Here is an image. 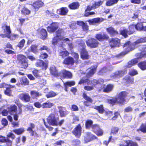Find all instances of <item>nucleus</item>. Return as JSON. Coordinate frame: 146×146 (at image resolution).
<instances>
[{
    "mask_svg": "<svg viewBox=\"0 0 146 146\" xmlns=\"http://www.w3.org/2000/svg\"><path fill=\"white\" fill-rule=\"evenodd\" d=\"M127 94H128L126 92H122L119 94L117 97H116L115 98L108 100V102L113 105L116 103L123 104L125 101V98Z\"/></svg>",
    "mask_w": 146,
    "mask_h": 146,
    "instance_id": "f257e3e1",
    "label": "nucleus"
},
{
    "mask_svg": "<svg viewBox=\"0 0 146 146\" xmlns=\"http://www.w3.org/2000/svg\"><path fill=\"white\" fill-rule=\"evenodd\" d=\"M146 42V37L143 38H141L140 39L138 40L134 43V47L136 46L137 44H138ZM130 41H127L123 45V47H125V49L127 52L133 49L134 48L132 47V45L130 44Z\"/></svg>",
    "mask_w": 146,
    "mask_h": 146,
    "instance_id": "f03ea898",
    "label": "nucleus"
},
{
    "mask_svg": "<svg viewBox=\"0 0 146 146\" xmlns=\"http://www.w3.org/2000/svg\"><path fill=\"white\" fill-rule=\"evenodd\" d=\"M64 33V31L63 29H59L56 32V36L52 39V44L54 45L57 44L59 40L61 41V39L63 38L62 35Z\"/></svg>",
    "mask_w": 146,
    "mask_h": 146,
    "instance_id": "7ed1b4c3",
    "label": "nucleus"
},
{
    "mask_svg": "<svg viewBox=\"0 0 146 146\" xmlns=\"http://www.w3.org/2000/svg\"><path fill=\"white\" fill-rule=\"evenodd\" d=\"M58 118L56 117L54 114H51L47 119V121L50 125H57Z\"/></svg>",
    "mask_w": 146,
    "mask_h": 146,
    "instance_id": "20e7f679",
    "label": "nucleus"
},
{
    "mask_svg": "<svg viewBox=\"0 0 146 146\" xmlns=\"http://www.w3.org/2000/svg\"><path fill=\"white\" fill-rule=\"evenodd\" d=\"M88 46L91 48H95L97 47L98 42L97 40L94 38H91L86 41Z\"/></svg>",
    "mask_w": 146,
    "mask_h": 146,
    "instance_id": "39448f33",
    "label": "nucleus"
},
{
    "mask_svg": "<svg viewBox=\"0 0 146 146\" xmlns=\"http://www.w3.org/2000/svg\"><path fill=\"white\" fill-rule=\"evenodd\" d=\"M58 25L57 23H52L48 26L47 29L48 31L50 33L54 32L58 28Z\"/></svg>",
    "mask_w": 146,
    "mask_h": 146,
    "instance_id": "423d86ee",
    "label": "nucleus"
},
{
    "mask_svg": "<svg viewBox=\"0 0 146 146\" xmlns=\"http://www.w3.org/2000/svg\"><path fill=\"white\" fill-rule=\"evenodd\" d=\"M82 128L80 124L78 125L72 131V133L77 137H79L81 133Z\"/></svg>",
    "mask_w": 146,
    "mask_h": 146,
    "instance_id": "0eeeda50",
    "label": "nucleus"
},
{
    "mask_svg": "<svg viewBox=\"0 0 146 146\" xmlns=\"http://www.w3.org/2000/svg\"><path fill=\"white\" fill-rule=\"evenodd\" d=\"M84 141L85 143L89 142L92 139L96 138V137L88 132H86V134L84 136Z\"/></svg>",
    "mask_w": 146,
    "mask_h": 146,
    "instance_id": "6e6552de",
    "label": "nucleus"
},
{
    "mask_svg": "<svg viewBox=\"0 0 146 146\" xmlns=\"http://www.w3.org/2000/svg\"><path fill=\"white\" fill-rule=\"evenodd\" d=\"M85 46L84 44L83 45L82 48L81 50V56L82 58L84 59H87L89 58V56L88 52L85 49Z\"/></svg>",
    "mask_w": 146,
    "mask_h": 146,
    "instance_id": "1a4fd4ad",
    "label": "nucleus"
},
{
    "mask_svg": "<svg viewBox=\"0 0 146 146\" xmlns=\"http://www.w3.org/2000/svg\"><path fill=\"white\" fill-rule=\"evenodd\" d=\"M104 19L102 18L97 17L89 20L88 21L90 25H96L99 24L104 21Z\"/></svg>",
    "mask_w": 146,
    "mask_h": 146,
    "instance_id": "9d476101",
    "label": "nucleus"
},
{
    "mask_svg": "<svg viewBox=\"0 0 146 146\" xmlns=\"http://www.w3.org/2000/svg\"><path fill=\"white\" fill-rule=\"evenodd\" d=\"M47 62L46 63L41 60H38L36 63L35 65L38 67H40L45 70L47 67Z\"/></svg>",
    "mask_w": 146,
    "mask_h": 146,
    "instance_id": "9b49d317",
    "label": "nucleus"
},
{
    "mask_svg": "<svg viewBox=\"0 0 146 146\" xmlns=\"http://www.w3.org/2000/svg\"><path fill=\"white\" fill-rule=\"evenodd\" d=\"M97 68L96 66L91 67L88 68L86 70V76L88 77H89L93 75L96 71Z\"/></svg>",
    "mask_w": 146,
    "mask_h": 146,
    "instance_id": "f8f14e48",
    "label": "nucleus"
},
{
    "mask_svg": "<svg viewBox=\"0 0 146 146\" xmlns=\"http://www.w3.org/2000/svg\"><path fill=\"white\" fill-rule=\"evenodd\" d=\"M110 44L111 47L119 46L120 40L117 38H113L110 41Z\"/></svg>",
    "mask_w": 146,
    "mask_h": 146,
    "instance_id": "ddd939ff",
    "label": "nucleus"
},
{
    "mask_svg": "<svg viewBox=\"0 0 146 146\" xmlns=\"http://www.w3.org/2000/svg\"><path fill=\"white\" fill-rule=\"evenodd\" d=\"M92 129L98 136L101 135L103 134V132L102 130L100 129L99 126L97 125H94L92 126Z\"/></svg>",
    "mask_w": 146,
    "mask_h": 146,
    "instance_id": "4468645a",
    "label": "nucleus"
},
{
    "mask_svg": "<svg viewBox=\"0 0 146 146\" xmlns=\"http://www.w3.org/2000/svg\"><path fill=\"white\" fill-rule=\"evenodd\" d=\"M30 98L28 94H21L19 95V98L26 102H29L30 100Z\"/></svg>",
    "mask_w": 146,
    "mask_h": 146,
    "instance_id": "2eb2a0df",
    "label": "nucleus"
},
{
    "mask_svg": "<svg viewBox=\"0 0 146 146\" xmlns=\"http://www.w3.org/2000/svg\"><path fill=\"white\" fill-rule=\"evenodd\" d=\"M74 60L73 58L71 57H68L66 58L63 61V63L66 65H72L74 64Z\"/></svg>",
    "mask_w": 146,
    "mask_h": 146,
    "instance_id": "dca6fc26",
    "label": "nucleus"
},
{
    "mask_svg": "<svg viewBox=\"0 0 146 146\" xmlns=\"http://www.w3.org/2000/svg\"><path fill=\"white\" fill-rule=\"evenodd\" d=\"M96 38L100 41L108 39V37L107 35L105 34H97L96 36Z\"/></svg>",
    "mask_w": 146,
    "mask_h": 146,
    "instance_id": "f3484780",
    "label": "nucleus"
},
{
    "mask_svg": "<svg viewBox=\"0 0 146 146\" xmlns=\"http://www.w3.org/2000/svg\"><path fill=\"white\" fill-rule=\"evenodd\" d=\"M43 4L41 1H38L33 3V6L36 11H37L39 8L42 7Z\"/></svg>",
    "mask_w": 146,
    "mask_h": 146,
    "instance_id": "a211bd4d",
    "label": "nucleus"
},
{
    "mask_svg": "<svg viewBox=\"0 0 146 146\" xmlns=\"http://www.w3.org/2000/svg\"><path fill=\"white\" fill-rule=\"evenodd\" d=\"M60 75L62 76L64 78H71L72 77V75L71 72L64 70L61 71Z\"/></svg>",
    "mask_w": 146,
    "mask_h": 146,
    "instance_id": "6ab92c4d",
    "label": "nucleus"
},
{
    "mask_svg": "<svg viewBox=\"0 0 146 146\" xmlns=\"http://www.w3.org/2000/svg\"><path fill=\"white\" fill-rule=\"evenodd\" d=\"M126 72L124 70L119 71L115 72L114 74L111 75V77L114 78L120 77L123 76Z\"/></svg>",
    "mask_w": 146,
    "mask_h": 146,
    "instance_id": "aec40b11",
    "label": "nucleus"
},
{
    "mask_svg": "<svg viewBox=\"0 0 146 146\" xmlns=\"http://www.w3.org/2000/svg\"><path fill=\"white\" fill-rule=\"evenodd\" d=\"M133 77L128 76L125 77L123 78V82L124 83V84L127 85L129 84H133Z\"/></svg>",
    "mask_w": 146,
    "mask_h": 146,
    "instance_id": "412c9836",
    "label": "nucleus"
},
{
    "mask_svg": "<svg viewBox=\"0 0 146 146\" xmlns=\"http://www.w3.org/2000/svg\"><path fill=\"white\" fill-rule=\"evenodd\" d=\"M50 70L51 74L52 75L56 77L58 76V73L55 67L53 65L51 66L50 67Z\"/></svg>",
    "mask_w": 146,
    "mask_h": 146,
    "instance_id": "4be33fe9",
    "label": "nucleus"
},
{
    "mask_svg": "<svg viewBox=\"0 0 146 146\" xmlns=\"http://www.w3.org/2000/svg\"><path fill=\"white\" fill-rule=\"evenodd\" d=\"M0 142L3 143L6 142L7 143L8 145L11 146L12 144V141L7 138L5 139V137L1 136H0Z\"/></svg>",
    "mask_w": 146,
    "mask_h": 146,
    "instance_id": "5701e85b",
    "label": "nucleus"
},
{
    "mask_svg": "<svg viewBox=\"0 0 146 146\" xmlns=\"http://www.w3.org/2000/svg\"><path fill=\"white\" fill-rule=\"evenodd\" d=\"M68 10L66 7H62L58 10V13L61 15H64L67 14Z\"/></svg>",
    "mask_w": 146,
    "mask_h": 146,
    "instance_id": "b1692460",
    "label": "nucleus"
},
{
    "mask_svg": "<svg viewBox=\"0 0 146 146\" xmlns=\"http://www.w3.org/2000/svg\"><path fill=\"white\" fill-rule=\"evenodd\" d=\"M107 31L112 36L117 34L118 33L117 31L115 30L112 27H110L106 29Z\"/></svg>",
    "mask_w": 146,
    "mask_h": 146,
    "instance_id": "393cba45",
    "label": "nucleus"
},
{
    "mask_svg": "<svg viewBox=\"0 0 146 146\" xmlns=\"http://www.w3.org/2000/svg\"><path fill=\"white\" fill-rule=\"evenodd\" d=\"M21 84L22 85H27L29 84V81L25 77H23L20 78Z\"/></svg>",
    "mask_w": 146,
    "mask_h": 146,
    "instance_id": "a878e982",
    "label": "nucleus"
},
{
    "mask_svg": "<svg viewBox=\"0 0 146 146\" xmlns=\"http://www.w3.org/2000/svg\"><path fill=\"white\" fill-rule=\"evenodd\" d=\"M125 143L126 145L121 144L120 146H138L137 143L130 140L126 141Z\"/></svg>",
    "mask_w": 146,
    "mask_h": 146,
    "instance_id": "bb28decb",
    "label": "nucleus"
},
{
    "mask_svg": "<svg viewBox=\"0 0 146 146\" xmlns=\"http://www.w3.org/2000/svg\"><path fill=\"white\" fill-rule=\"evenodd\" d=\"M35 125L34 124L31 123L30 126L27 129V131L29 132L32 136L34 135V133H35L33 129L35 128Z\"/></svg>",
    "mask_w": 146,
    "mask_h": 146,
    "instance_id": "cd10ccee",
    "label": "nucleus"
},
{
    "mask_svg": "<svg viewBox=\"0 0 146 146\" xmlns=\"http://www.w3.org/2000/svg\"><path fill=\"white\" fill-rule=\"evenodd\" d=\"M3 29L4 30V33L6 34L7 37L9 36V35L11 33L10 27L6 25Z\"/></svg>",
    "mask_w": 146,
    "mask_h": 146,
    "instance_id": "c85d7f7f",
    "label": "nucleus"
},
{
    "mask_svg": "<svg viewBox=\"0 0 146 146\" xmlns=\"http://www.w3.org/2000/svg\"><path fill=\"white\" fill-rule=\"evenodd\" d=\"M113 86L111 84H109L104 87L103 91L105 92H111L113 88Z\"/></svg>",
    "mask_w": 146,
    "mask_h": 146,
    "instance_id": "c756f323",
    "label": "nucleus"
},
{
    "mask_svg": "<svg viewBox=\"0 0 146 146\" xmlns=\"http://www.w3.org/2000/svg\"><path fill=\"white\" fill-rule=\"evenodd\" d=\"M79 5L78 2H73L69 5V7L71 9H75L79 7Z\"/></svg>",
    "mask_w": 146,
    "mask_h": 146,
    "instance_id": "7c9ffc66",
    "label": "nucleus"
},
{
    "mask_svg": "<svg viewBox=\"0 0 146 146\" xmlns=\"http://www.w3.org/2000/svg\"><path fill=\"white\" fill-rule=\"evenodd\" d=\"M118 0H109L106 1V5L107 6H110L117 3Z\"/></svg>",
    "mask_w": 146,
    "mask_h": 146,
    "instance_id": "2f4dec72",
    "label": "nucleus"
},
{
    "mask_svg": "<svg viewBox=\"0 0 146 146\" xmlns=\"http://www.w3.org/2000/svg\"><path fill=\"white\" fill-rule=\"evenodd\" d=\"M53 104L52 103L47 102L43 103L42 105V107L43 108H51Z\"/></svg>",
    "mask_w": 146,
    "mask_h": 146,
    "instance_id": "473e14b6",
    "label": "nucleus"
},
{
    "mask_svg": "<svg viewBox=\"0 0 146 146\" xmlns=\"http://www.w3.org/2000/svg\"><path fill=\"white\" fill-rule=\"evenodd\" d=\"M137 58L134 59L128 62L127 67H131L132 66L135 64L137 63L138 61Z\"/></svg>",
    "mask_w": 146,
    "mask_h": 146,
    "instance_id": "72a5a7b5",
    "label": "nucleus"
},
{
    "mask_svg": "<svg viewBox=\"0 0 146 146\" xmlns=\"http://www.w3.org/2000/svg\"><path fill=\"white\" fill-rule=\"evenodd\" d=\"M120 34L123 36H124L125 38L126 37L127 35V34H130L129 31H127L126 29H123L120 31Z\"/></svg>",
    "mask_w": 146,
    "mask_h": 146,
    "instance_id": "f704fd0d",
    "label": "nucleus"
},
{
    "mask_svg": "<svg viewBox=\"0 0 146 146\" xmlns=\"http://www.w3.org/2000/svg\"><path fill=\"white\" fill-rule=\"evenodd\" d=\"M141 131L143 133H146V124H142L140 126L139 128L137 130V131L139 132Z\"/></svg>",
    "mask_w": 146,
    "mask_h": 146,
    "instance_id": "c9c22d12",
    "label": "nucleus"
},
{
    "mask_svg": "<svg viewBox=\"0 0 146 146\" xmlns=\"http://www.w3.org/2000/svg\"><path fill=\"white\" fill-rule=\"evenodd\" d=\"M94 108L98 110L99 112L100 113H103L104 111L103 107L102 105H100V106H95Z\"/></svg>",
    "mask_w": 146,
    "mask_h": 146,
    "instance_id": "e433bc0d",
    "label": "nucleus"
},
{
    "mask_svg": "<svg viewBox=\"0 0 146 146\" xmlns=\"http://www.w3.org/2000/svg\"><path fill=\"white\" fill-rule=\"evenodd\" d=\"M138 66L142 70H146V61L140 62L138 64Z\"/></svg>",
    "mask_w": 146,
    "mask_h": 146,
    "instance_id": "4c0bfd02",
    "label": "nucleus"
},
{
    "mask_svg": "<svg viewBox=\"0 0 146 146\" xmlns=\"http://www.w3.org/2000/svg\"><path fill=\"white\" fill-rule=\"evenodd\" d=\"M22 14L26 15H29L31 11L26 8L24 7L21 10Z\"/></svg>",
    "mask_w": 146,
    "mask_h": 146,
    "instance_id": "58836bf2",
    "label": "nucleus"
},
{
    "mask_svg": "<svg viewBox=\"0 0 146 146\" xmlns=\"http://www.w3.org/2000/svg\"><path fill=\"white\" fill-rule=\"evenodd\" d=\"M31 94L33 98L38 97L42 95V94L34 91H32L31 92Z\"/></svg>",
    "mask_w": 146,
    "mask_h": 146,
    "instance_id": "ea45409f",
    "label": "nucleus"
},
{
    "mask_svg": "<svg viewBox=\"0 0 146 146\" xmlns=\"http://www.w3.org/2000/svg\"><path fill=\"white\" fill-rule=\"evenodd\" d=\"M14 87V86L7 84L5 83H3L0 84V88L5 87L6 88H11Z\"/></svg>",
    "mask_w": 146,
    "mask_h": 146,
    "instance_id": "a19ab883",
    "label": "nucleus"
},
{
    "mask_svg": "<svg viewBox=\"0 0 146 146\" xmlns=\"http://www.w3.org/2000/svg\"><path fill=\"white\" fill-rule=\"evenodd\" d=\"M19 37V35H18L12 34L10 35L9 36L7 37L11 40H14L18 38Z\"/></svg>",
    "mask_w": 146,
    "mask_h": 146,
    "instance_id": "79ce46f5",
    "label": "nucleus"
},
{
    "mask_svg": "<svg viewBox=\"0 0 146 146\" xmlns=\"http://www.w3.org/2000/svg\"><path fill=\"white\" fill-rule=\"evenodd\" d=\"M17 59L21 62H23L26 60V57L23 55L19 54L17 56Z\"/></svg>",
    "mask_w": 146,
    "mask_h": 146,
    "instance_id": "37998d69",
    "label": "nucleus"
},
{
    "mask_svg": "<svg viewBox=\"0 0 146 146\" xmlns=\"http://www.w3.org/2000/svg\"><path fill=\"white\" fill-rule=\"evenodd\" d=\"M87 83L88 84H90V81L87 79H85L84 78H82L79 82L78 84H80Z\"/></svg>",
    "mask_w": 146,
    "mask_h": 146,
    "instance_id": "c03bdc74",
    "label": "nucleus"
},
{
    "mask_svg": "<svg viewBox=\"0 0 146 146\" xmlns=\"http://www.w3.org/2000/svg\"><path fill=\"white\" fill-rule=\"evenodd\" d=\"M136 29V26L135 25H131L129 27V31L130 34L134 32Z\"/></svg>",
    "mask_w": 146,
    "mask_h": 146,
    "instance_id": "a18cd8bd",
    "label": "nucleus"
},
{
    "mask_svg": "<svg viewBox=\"0 0 146 146\" xmlns=\"http://www.w3.org/2000/svg\"><path fill=\"white\" fill-rule=\"evenodd\" d=\"M93 121L90 120H87L86 123V128L89 129L90 127H91L92 128V126L93 125H92Z\"/></svg>",
    "mask_w": 146,
    "mask_h": 146,
    "instance_id": "49530a36",
    "label": "nucleus"
},
{
    "mask_svg": "<svg viewBox=\"0 0 146 146\" xmlns=\"http://www.w3.org/2000/svg\"><path fill=\"white\" fill-rule=\"evenodd\" d=\"M24 129L22 128L13 130V131L17 134L22 133L24 131Z\"/></svg>",
    "mask_w": 146,
    "mask_h": 146,
    "instance_id": "de8ad7c7",
    "label": "nucleus"
},
{
    "mask_svg": "<svg viewBox=\"0 0 146 146\" xmlns=\"http://www.w3.org/2000/svg\"><path fill=\"white\" fill-rule=\"evenodd\" d=\"M69 54V53L67 51L65 50L60 52V55L62 56L63 58L67 56Z\"/></svg>",
    "mask_w": 146,
    "mask_h": 146,
    "instance_id": "09e8293b",
    "label": "nucleus"
},
{
    "mask_svg": "<svg viewBox=\"0 0 146 146\" xmlns=\"http://www.w3.org/2000/svg\"><path fill=\"white\" fill-rule=\"evenodd\" d=\"M57 95V94L53 91L50 92L48 94L46 95L47 98L52 97L55 96Z\"/></svg>",
    "mask_w": 146,
    "mask_h": 146,
    "instance_id": "8fccbe9b",
    "label": "nucleus"
},
{
    "mask_svg": "<svg viewBox=\"0 0 146 146\" xmlns=\"http://www.w3.org/2000/svg\"><path fill=\"white\" fill-rule=\"evenodd\" d=\"M41 33L42 36V38L43 39H45L46 37L47 33L46 31L44 29H42L41 31Z\"/></svg>",
    "mask_w": 146,
    "mask_h": 146,
    "instance_id": "3c124183",
    "label": "nucleus"
},
{
    "mask_svg": "<svg viewBox=\"0 0 146 146\" xmlns=\"http://www.w3.org/2000/svg\"><path fill=\"white\" fill-rule=\"evenodd\" d=\"M25 42V40L23 39L19 42L17 46L20 48H21L24 46Z\"/></svg>",
    "mask_w": 146,
    "mask_h": 146,
    "instance_id": "603ef678",
    "label": "nucleus"
},
{
    "mask_svg": "<svg viewBox=\"0 0 146 146\" xmlns=\"http://www.w3.org/2000/svg\"><path fill=\"white\" fill-rule=\"evenodd\" d=\"M102 3L103 2L101 1L95 3L94 4H93V8H97L101 5Z\"/></svg>",
    "mask_w": 146,
    "mask_h": 146,
    "instance_id": "864d4df0",
    "label": "nucleus"
},
{
    "mask_svg": "<svg viewBox=\"0 0 146 146\" xmlns=\"http://www.w3.org/2000/svg\"><path fill=\"white\" fill-rule=\"evenodd\" d=\"M63 38L61 39V41L59 40V41L57 43V44L58 45H59V46H62V41H63L64 42H67L68 41H69V39L68 38H64V37L63 36Z\"/></svg>",
    "mask_w": 146,
    "mask_h": 146,
    "instance_id": "5fc2aeb1",
    "label": "nucleus"
},
{
    "mask_svg": "<svg viewBox=\"0 0 146 146\" xmlns=\"http://www.w3.org/2000/svg\"><path fill=\"white\" fill-rule=\"evenodd\" d=\"M83 97L87 101L90 102H92V99L90 97L88 96L85 93L83 94Z\"/></svg>",
    "mask_w": 146,
    "mask_h": 146,
    "instance_id": "6e6d98bb",
    "label": "nucleus"
},
{
    "mask_svg": "<svg viewBox=\"0 0 146 146\" xmlns=\"http://www.w3.org/2000/svg\"><path fill=\"white\" fill-rule=\"evenodd\" d=\"M136 30L139 31H141L142 30L143 27L141 23H138L136 25Z\"/></svg>",
    "mask_w": 146,
    "mask_h": 146,
    "instance_id": "4d7b16f0",
    "label": "nucleus"
},
{
    "mask_svg": "<svg viewBox=\"0 0 146 146\" xmlns=\"http://www.w3.org/2000/svg\"><path fill=\"white\" fill-rule=\"evenodd\" d=\"M59 109V112L61 117H63L65 116V113L63 108L61 107H58Z\"/></svg>",
    "mask_w": 146,
    "mask_h": 146,
    "instance_id": "13d9d810",
    "label": "nucleus"
},
{
    "mask_svg": "<svg viewBox=\"0 0 146 146\" xmlns=\"http://www.w3.org/2000/svg\"><path fill=\"white\" fill-rule=\"evenodd\" d=\"M37 46L35 45H33L31 46V51L35 53H36L38 52L37 49Z\"/></svg>",
    "mask_w": 146,
    "mask_h": 146,
    "instance_id": "bf43d9fd",
    "label": "nucleus"
},
{
    "mask_svg": "<svg viewBox=\"0 0 146 146\" xmlns=\"http://www.w3.org/2000/svg\"><path fill=\"white\" fill-rule=\"evenodd\" d=\"M72 145H79L80 144V140L78 139H75L72 141Z\"/></svg>",
    "mask_w": 146,
    "mask_h": 146,
    "instance_id": "052dcab7",
    "label": "nucleus"
},
{
    "mask_svg": "<svg viewBox=\"0 0 146 146\" xmlns=\"http://www.w3.org/2000/svg\"><path fill=\"white\" fill-rule=\"evenodd\" d=\"M119 130L118 128L117 127H113L111 129V133L113 134H116L117 133Z\"/></svg>",
    "mask_w": 146,
    "mask_h": 146,
    "instance_id": "680f3d73",
    "label": "nucleus"
},
{
    "mask_svg": "<svg viewBox=\"0 0 146 146\" xmlns=\"http://www.w3.org/2000/svg\"><path fill=\"white\" fill-rule=\"evenodd\" d=\"M21 66L22 68H24L25 69L27 68L28 66V64L26 60L21 62Z\"/></svg>",
    "mask_w": 146,
    "mask_h": 146,
    "instance_id": "e2e57ef3",
    "label": "nucleus"
},
{
    "mask_svg": "<svg viewBox=\"0 0 146 146\" xmlns=\"http://www.w3.org/2000/svg\"><path fill=\"white\" fill-rule=\"evenodd\" d=\"M108 70L107 68L106 67H104L99 71V74L100 75H103L104 73L107 72Z\"/></svg>",
    "mask_w": 146,
    "mask_h": 146,
    "instance_id": "0e129e2a",
    "label": "nucleus"
},
{
    "mask_svg": "<svg viewBox=\"0 0 146 146\" xmlns=\"http://www.w3.org/2000/svg\"><path fill=\"white\" fill-rule=\"evenodd\" d=\"M17 110V107L16 106L14 105L13 106H11L10 107L9 111L10 112H15Z\"/></svg>",
    "mask_w": 146,
    "mask_h": 146,
    "instance_id": "69168bd1",
    "label": "nucleus"
},
{
    "mask_svg": "<svg viewBox=\"0 0 146 146\" xmlns=\"http://www.w3.org/2000/svg\"><path fill=\"white\" fill-rule=\"evenodd\" d=\"M64 85H65L71 86L74 85L75 84V82H74L73 81L67 82L65 83H64Z\"/></svg>",
    "mask_w": 146,
    "mask_h": 146,
    "instance_id": "338daca9",
    "label": "nucleus"
},
{
    "mask_svg": "<svg viewBox=\"0 0 146 146\" xmlns=\"http://www.w3.org/2000/svg\"><path fill=\"white\" fill-rule=\"evenodd\" d=\"M7 138L9 139L10 138H11L12 140H13L15 137V135L11 133H9L7 135Z\"/></svg>",
    "mask_w": 146,
    "mask_h": 146,
    "instance_id": "774afa93",
    "label": "nucleus"
}]
</instances>
